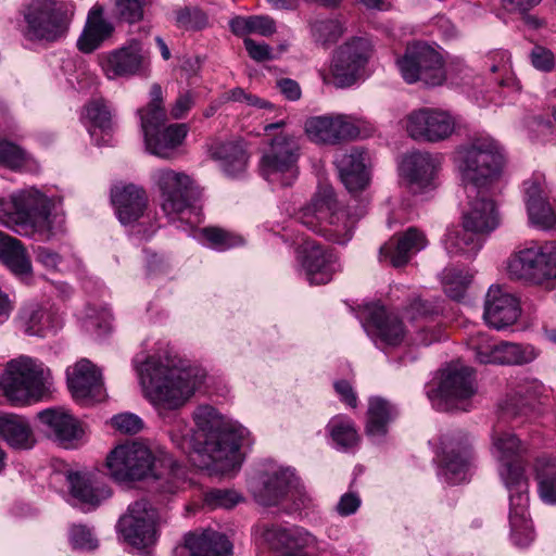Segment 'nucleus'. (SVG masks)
Segmentation results:
<instances>
[{
	"label": "nucleus",
	"instance_id": "8fccbe9b",
	"mask_svg": "<svg viewBox=\"0 0 556 556\" xmlns=\"http://www.w3.org/2000/svg\"><path fill=\"white\" fill-rule=\"evenodd\" d=\"M311 34L316 43L328 47L339 40L343 27L337 20H318L312 23Z\"/></svg>",
	"mask_w": 556,
	"mask_h": 556
},
{
	"label": "nucleus",
	"instance_id": "37998d69",
	"mask_svg": "<svg viewBox=\"0 0 556 556\" xmlns=\"http://www.w3.org/2000/svg\"><path fill=\"white\" fill-rule=\"evenodd\" d=\"M534 473L540 498L551 505L556 504V458L541 456L535 459Z\"/></svg>",
	"mask_w": 556,
	"mask_h": 556
},
{
	"label": "nucleus",
	"instance_id": "20e7f679",
	"mask_svg": "<svg viewBox=\"0 0 556 556\" xmlns=\"http://www.w3.org/2000/svg\"><path fill=\"white\" fill-rule=\"evenodd\" d=\"M109 475L117 482L142 480L149 476L159 480L157 491L174 494L184 483L182 467L163 451L154 452L139 441L117 445L106 457Z\"/></svg>",
	"mask_w": 556,
	"mask_h": 556
},
{
	"label": "nucleus",
	"instance_id": "ea45409f",
	"mask_svg": "<svg viewBox=\"0 0 556 556\" xmlns=\"http://www.w3.org/2000/svg\"><path fill=\"white\" fill-rule=\"evenodd\" d=\"M17 324L28 336L45 337L56 329L52 315L38 304L23 306L17 315Z\"/></svg>",
	"mask_w": 556,
	"mask_h": 556
},
{
	"label": "nucleus",
	"instance_id": "f3484780",
	"mask_svg": "<svg viewBox=\"0 0 556 556\" xmlns=\"http://www.w3.org/2000/svg\"><path fill=\"white\" fill-rule=\"evenodd\" d=\"M156 521V509L147 500H140L129 505L119 518L118 529L129 544L146 547L155 541Z\"/></svg>",
	"mask_w": 556,
	"mask_h": 556
},
{
	"label": "nucleus",
	"instance_id": "58836bf2",
	"mask_svg": "<svg viewBox=\"0 0 556 556\" xmlns=\"http://www.w3.org/2000/svg\"><path fill=\"white\" fill-rule=\"evenodd\" d=\"M67 481L72 495L83 504L96 506L111 495L110 489L96 482L89 473L70 472Z\"/></svg>",
	"mask_w": 556,
	"mask_h": 556
},
{
	"label": "nucleus",
	"instance_id": "4468645a",
	"mask_svg": "<svg viewBox=\"0 0 556 556\" xmlns=\"http://www.w3.org/2000/svg\"><path fill=\"white\" fill-rule=\"evenodd\" d=\"M160 193L161 208L172 220L179 218L192 205V179L182 172L160 168L152 174Z\"/></svg>",
	"mask_w": 556,
	"mask_h": 556
},
{
	"label": "nucleus",
	"instance_id": "7c9ffc66",
	"mask_svg": "<svg viewBox=\"0 0 556 556\" xmlns=\"http://www.w3.org/2000/svg\"><path fill=\"white\" fill-rule=\"evenodd\" d=\"M438 165V159L430 153L416 151L403 157L400 169L409 188L418 192L431 184Z\"/></svg>",
	"mask_w": 556,
	"mask_h": 556
},
{
	"label": "nucleus",
	"instance_id": "ddd939ff",
	"mask_svg": "<svg viewBox=\"0 0 556 556\" xmlns=\"http://www.w3.org/2000/svg\"><path fill=\"white\" fill-rule=\"evenodd\" d=\"M396 64L408 84L422 81L428 86H439L446 78L442 55L425 42L407 46Z\"/></svg>",
	"mask_w": 556,
	"mask_h": 556
},
{
	"label": "nucleus",
	"instance_id": "aec40b11",
	"mask_svg": "<svg viewBox=\"0 0 556 556\" xmlns=\"http://www.w3.org/2000/svg\"><path fill=\"white\" fill-rule=\"evenodd\" d=\"M304 129L311 141L320 144H338L359 135L352 118L341 114L312 116L306 119Z\"/></svg>",
	"mask_w": 556,
	"mask_h": 556
},
{
	"label": "nucleus",
	"instance_id": "69168bd1",
	"mask_svg": "<svg viewBox=\"0 0 556 556\" xmlns=\"http://www.w3.org/2000/svg\"><path fill=\"white\" fill-rule=\"evenodd\" d=\"M437 312V307H434L431 303L421 301L419 298L414 299L405 308L407 318L412 320L432 315Z\"/></svg>",
	"mask_w": 556,
	"mask_h": 556
},
{
	"label": "nucleus",
	"instance_id": "680f3d73",
	"mask_svg": "<svg viewBox=\"0 0 556 556\" xmlns=\"http://www.w3.org/2000/svg\"><path fill=\"white\" fill-rule=\"evenodd\" d=\"M530 56L531 63L536 70L542 72H551L554 70L555 58L551 50L542 46H535Z\"/></svg>",
	"mask_w": 556,
	"mask_h": 556
},
{
	"label": "nucleus",
	"instance_id": "f704fd0d",
	"mask_svg": "<svg viewBox=\"0 0 556 556\" xmlns=\"http://www.w3.org/2000/svg\"><path fill=\"white\" fill-rule=\"evenodd\" d=\"M265 540L273 548L280 549L281 556H307L303 549L314 541L313 536L304 530L278 527L267 529Z\"/></svg>",
	"mask_w": 556,
	"mask_h": 556
},
{
	"label": "nucleus",
	"instance_id": "423d86ee",
	"mask_svg": "<svg viewBox=\"0 0 556 556\" xmlns=\"http://www.w3.org/2000/svg\"><path fill=\"white\" fill-rule=\"evenodd\" d=\"M51 201L38 189L25 188L0 200V224L24 237L50 239L63 230L64 217L51 213Z\"/></svg>",
	"mask_w": 556,
	"mask_h": 556
},
{
	"label": "nucleus",
	"instance_id": "e433bc0d",
	"mask_svg": "<svg viewBox=\"0 0 556 556\" xmlns=\"http://www.w3.org/2000/svg\"><path fill=\"white\" fill-rule=\"evenodd\" d=\"M0 262L20 277L31 274V262L23 243L0 230Z\"/></svg>",
	"mask_w": 556,
	"mask_h": 556
},
{
	"label": "nucleus",
	"instance_id": "3c124183",
	"mask_svg": "<svg viewBox=\"0 0 556 556\" xmlns=\"http://www.w3.org/2000/svg\"><path fill=\"white\" fill-rule=\"evenodd\" d=\"M201 235L211 248L220 251L242 243V239L240 237L216 227L203 228L201 229Z\"/></svg>",
	"mask_w": 556,
	"mask_h": 556
},
{
	"label": "nucleus",
	"instance_id": "9b49d317",
	"mask_svg": "<svg viewBox=\"0 0 556 556\" xmlns=\"http://www.w3.org/2000/svg\"><path fill=\"white\" fill-rule=\"evenodd\" d=\"M476 392L473 370L457 362L442 369L438 388L429 391L428 396L438 410H467Z\"/></svg>",
	"mask_w": 556,
	"mask_h": 556
},
{
	"label": "nucleus",
	"instance_id": "cd10ccee",
	"mask_svg": "<svg viewBox=\"0 0 556 556\" xmlns=\"http://www.w3.org/2000/svg\"><path fill=\"white\" fill-rule=\"evenodd\" d=\"M295 476L288 468H278L263 473L252 485L255 500L265 506L279 503L295 485Z\"/></svg>",
	"mask_w": 556,
	"mask_h": 556
},
{
	"label": "nucleus",
	"instance_id": "864d4df0",
	"mask_svg": "<svg viewBox=\"0 0 556 556\" xmlns=\"http://www.w3.org/2000/svg\"><path fill=\"white\" fill-rule=\"evenodd\" d=\"M86 117L94 128L102 130L111 128L112 113L102 99L92 100L86 105Z\"/></svg>",
	"mask_w": 556,
	"mask_h": 556
},
{
	"label": "nucleus",
	"instance_id": "bf43d9fd",
	"mask_svg": "<svg viewBox=\"0 0 556 556\" xmlns=\"http://www.w3.org/2000/svg\"><path fill=\"white\" fill-rule=\"evenodd\" d=\"M147 0H116V10L121 18L135 23L142 18Z\"/></svg>",
	"mask_w": 556,
	"mask_h": 556
},
{
	"label": "nucleus",
	"instance_id": "e2e57ef3",
	"mask_svg": "<svg viewBox=\"0 0 556 556\" xmlns=\"http://www.w3.org/2000/svg\"><path fill=\"white\" fill-rule=\"evenodd\" d=\"M362 504L361 497L355 492L344 493L338 504L336 505V511L342 516H351L355 514Z\"/></svg>",
	"mask_w": 556,
	"mask_h": 556
},
{
	"label": "nucleus",
	"instance_id": "49530a36",
	"mask_svg": "<svg viewBox=\"0 0 556 556\" xmlns=\"http://www.w3.org/2000/svg\"><path fill=\"white\" fill-rule=\"evenodd\" d=\"M538 356L532 345H521L511 342L500 341L496 365H523L532 362Z\"/></svg>",
	"mask_w": 556,
	"mask_h": 556
},
{
	"label": "nucleus",
	"instance_id": "a19ab883",
	"mask_svg": "<svg viewBox=\"0 0 556 556\" xmlns=\"http://www.w3.org/2000/svg\"><path fill=\"white\" fill-rule=\"evenodd\" d=\"M0 435L14 448L27 450L35 444L29 424L17 415L0 416Z\"/></svg>",
	"mask_w": 556,
	"mask_h": 556
},
{
	"label": "nucleus",
	"instance_id": "a878e982",
	"mask_svg": "<svg viewBox=\"0 0 556 556\" xmlns=\"http://www.w3.org/2000/svg\"><path fill=\"white\" fill-rule=\"evenodd\" d=\"M341 181L350 193L364 190L369 184V156L358 148H352L336 156Z\"/></svg>",
	"mask_w": 556,
	"mask_h": 556
},
{
	"label": "nucleus",
	"instance_id": "9d476101",
	"mask_svg": "<svg viewBox=\"0 0 556 556\" xmlns=\"http://www.w3.org/2000/svg\"><path fill=\"white\" fill-rule=\"evenodd\" d=\"M506 270L511 279L532 285L556 280V244L530 242L518 248L508 257Z\"/></svg>",
	"mask_w": 556,
	"mask_h": 556
},
{
	"label": "nucleus",
	"instance_id": "f03ea898",
	"mask_svg": "<svg viewBox=\"0 0 556 556\" xmlns=\"http://www.w3.org/2000/svg\"><path fill=\"white\" fill-rule=\"evenodd\" d=\"M491 455L497 463V470L509 493V525L514 543L527 546L533 540L529 519V482L525 473L526 446L510 431L494 428L491 434Z\"/></svg>",
	"mask_w": 556,
	"mask_h": 556
},
{
	"label": "nucleus",
	"instance_id": "c85d7f7f",
	"mask_svg": "<svg viewBox=\"0 0 556 556\" xmlns=\"http://www.w3.org/2000/svg\"><path fill=\"white\" fill-rule=\"evenodd\" d=\"M525 193L530 223L541 229L556 227V213L548 202L544 180L535 178L526 181Z\"/></svg>",
	"mask_w": 556,
	"mask_h": 556
},
{
	"label": "nucleus",
	"instance_id": "a18cd8bd",
	"mask_svg": "<svg viewBox=\"0 0 556 556\" xmlns=\"http://www.w3.org/2000/svg\"><path fill=\"white\" fill-rule=\"evenodd\" d=\"M327 431L339 450L348 451L358 443L359 438L353 422L343 416L330 419Z\"/></svg>",
	"mask_w": 556,
	"mask_h": 556
},
{
	"label": "nucleus",
	"instance_id": "09e8293b",
	"mask_svg": "<svg viewBox=\"0 0 556 556\" xmlns=\"http://www.w3.org/2000/svg\"><path fill=\"white\" fill-rule=\"evenodd\" d=\"M472 277L468 270L445 268L442 273V285L447 296L456 301L463 299Z\"/></svg>",
	"mask_w": 556,
	"mask_h": 556
},
{
	"label": "nucleus",
	"instance_id": "4c0bfd02",
	"mask_svg": "<svg viewBox=\"0 0 556 556\" xmlns=\"http://www.w3.org/2000/svg\"><path fill=\"white\" fill-rule=\"evenodd\" d=\"M210 154L219 162L222 169L229 176H237L247 167L248 155L241 141L214 143Z\"/></svg>",
	"mask_w": 556,
	"mask_h": 556
},
{
	"label": "nucleus",
	"instance_id": "6e6d98bb",
	"mask_svg": "<svg viewBox=\"0 0 556 556\" xmlns=\"http://www.w3.org/2000/svg\"><path fill=\"white\" fill-rule=\"evenodd\" d=\"M139 114L144 138L160 130L166 121V113L162 106H147L140 110Z\"/></svg>",
	"mask_w": 556,
	"mask_h": 556
},
{
	"label": "nucleus",
	"instance_id": "6e6552de",
	"mask_svg": "<svg viewBox=\"0 0 556 556\" xmlns=\"http://www.w3.org/2000/svg\"><path fill=\"white\" fill-rule=\"evenodd\" d=\"M21 14L25 22L24 37L28 41L53 43L67 35L74 8L56 0H27Z\"/></svg>",
	"mask_w": 556,
	"mask_h": 556
},
{
	"label": "nucleus",
	"instance_id": "c756f323",
	"mask_svg": "<svg viewBox=\"0 0 556 556\" xmlns=\"http://www.w3.org/2000/svg\"><path fill=\"white\" fill-rule=\"evenodd\" d=\"M231 548L229 540L222 533H188L185 543L176 547L174 556H230Z\"/></svg>",
	"mask_w": 556,
	"mask_h": 556
},
{
	"label": "nucleus",
	"instance_id": "393cba45",
	"mask_svg": "<svg viewBox=\"0 0 556 556\" xmlns=\"http://www.w3.org/2000/svg\"><path fill=\"white\" fill-rule=\"evenodd\" d=\"M67 386L76 401H101L104 399L102 375L88 359H80L66 370Z\"/></svg>",
	"mask_w": 556,
	"mask_h": 556
},
{
	"label": "nucleus",
	"instance_id": "5701e85b",
	"mask_svg": "<svg viewBox=\"0 0 556 556\" xmlns=\"http://www.w3.org/2000/svg\"><path fill=\"white\" fill-rule=\"evenodd\" d=\"M521 314L520 302L516 295L500 286H491L484 300L483 318L497 330L511 326Z\"/></svg>",
	"mask_w": 556,
	"mask_h": 556
},
{
	"label": "nucleus",
	"instance_id": "b1692460",
	"mask_svg": "<svg viewBox=\"0 0 556 556\" xmlns=\"http://www.w3.org/2000/svg\"><path fill=\"white\" fill-rule=\"evenodd\" d=\"M468 207L464 211L462 224L466 229L477 232L481 237L494 231L500 225V214L492 199L484 189H477L467 193Z\"/></svg>",
	"mask_w": 556,
	"mask_h": 556
},
{
	"label": "nucleus",
	"instance_id": "a211bd4d",
	"mask_svg": "<svg viewBox=\"0 0 556 556\" xmlns=\"http://www.w3.org/2000/svg\"><path fill=\"white\" fill-rule=\"evenodd\" d=\"M456 123V118L446 111L425 108L407 115L406 130L415 140L440 142L452 136Z\"/></svg>",
	"mask_w": 556,
	"mask_h": 556
},
{
	"label": "nucleus",
	"instance_id": "473e14b6",
	"mask_svg": "<svg viewBox=\"0 0 556 556\" xmlns=\"http://www.w3.org/2000/svg\"><path fill=\"white\" fill-rule=\"evenodd\" d=\"M111 199L117 217L124 225L141 217L147 206L144 190L135 185L115 186L112 189Z\"/></svg>",
	"mask_w": 556,
	"mask_h": 556
},
{
	"label": "nucleus",
	"instance_id": "0e129e2a",
	"mask_svg": "<svg viewBox=\"0 0 556 556\" xmlns=\"http://www.w3.org/2000/svg\"><path fill=\"white\" fill-rule=\"evenodd\" d=\"M275 33L276 24L271 17L264 15L250 16V34L268 37Z\"/></svg>",
	"mask_w": 556,
	"mask_h": 556
},
{
	"label": "nucleus",
	"instance_id": "338daca9",
	"mask_svg": "<svg viewBox=\"0 0 556 556\" xmlns=\"http://www.w3.org/2000/svg\"><path fill=\"white\" fill-rule=\"evenodd\" d=\"M243 42L251 59L257 62H263L273 58L271 49L268 45L258 43L251 38H244Z\"/></svg>",
	"mask_w": 556,
	"mask_h": 556
},
{
	"label": "nucleus",
	"instance_id": "052dcab7",
	"mask_svg": "<svg viewBox=\"0 0 556 556\" xmlns=\"http://www.w3.org/2000/svg\"><path fill=\"white\" fill-rule=\"evenodd\" d=\"M70 541L74 548L79 549L90 551L98 546V541L93 538L90 529L81 525H76L71 528Z\"/></svg>",
	"mask_w": 556,
	"mask_h": 556
},
{
	"label": "nucleus",
	"instance_id": "2f4dec72",
	"mask_svg": "<svg viewBox=\"0 0 556 556\" xmlns=\"http://www.w3.org/2000/svg\"><path fill=\"white\" fill-rule=\"evenodd\" d=\"M38 419L47 427L48 434L65 447L83 435L78 421L62 407L45 409L38 414Z\"/></svg>",
	"mask_w": 556,
	"mask_h": 556
},
{
	"label": "nucleus",
	"instance_id": "0eeeda50",
	"mask_svg": "<svg viewBox=\"0 0 556 556\" xmlns=\"http://www.w3.org/2000/svg\"><path fill=\"white\" fill-rule=\"evenodd\" d=\"M504 166L498 142L490 136H477L457 152V168L466 193L485 189L497 180Z\"/></svg>",
	"mask_w": 556,
	"mask_h": 556
},
{
	"label": "nucleus",
	"instance_id": "13d9d810",
	"mask_svg": "<svg viewBox=\"0 0 556 556\" xmlns=\"http://www.w3.org/2000/svg\"><path fill=\"white\" fill-rule=\"evenodd\" d=\"M111 425L123 434H136L143 428L142 419L131 413H122L113 416Z\"/></svg>",
	"mask_w": 556,
	"mask_h": 556
},
{
	"label": "nucleus",
	"instance_id": "72a5a7b5",
	"mask_svg": "<svg viewBox=\"0 0 556 556\" xmlns=\"http://www.w3.org/2000/svg\"><path fill=\"white\" fill-rule=\"evenodd\" d=\"M113 31V24L103 17V8L94 5L88 14L85 28L77 40V47L84 53H91L110 38Z\"/></svg>",
	"mask_w": 556,
	"mask_h": 556
},
{
	"label": "nucleus",
	"instance_id": "f8f14e48",
	"mask_svg": "<svg viewBox=\"0 0 556 556\" xmlns=\"http://www.w3.org/2000/svg\"><path fill=\"white\" fill-rule=\"evenodd\" d=\"M299 143L295 136L279 134L270 140L261 161L262 176L273 185L291 186L298 177Z\"/></svg>",
	"mask_w": 556,
	"mask_h": 556
},
{
	"label": "nucleus",
	"instance_id": "603ef678",
	"mask_svg": "<svg viewBox=\"0 0 556 556\" xmlns=\"http://www.w3.org/2000/svg\"><path fill=\"white\" fill-rule=\"evenodd\" d=\"M176 23L186 30H200L208 25L207 15L199 8H184L177 11Z\"/></svg>",
	"mask_w": 556,
	"mask_h": 556
},
{
	"label": "nucleus",
	"instance_id": "1a4fd4ad",
	"mask_svg": "<svg viewBox=\"0 0 556 556\" xmlns=\"http://www.w3.org/2000/svg\"><path fill=\"white\" fill-rule=\"evenodd\" d=\"M50 370L40 362L22 356L8 363L0 378L4 395L14 403L40 397L50 388Z\"/></svg>",
	"mask_w": 556,
	"mask_h": 556
},
{
	"label": "nucleus",
	"instance_id": "39448f33",
	"mask_svg": "<svg viewBox=\"0 0 556 556\" xmlns=\"http://www.w3.org/2000/svg\"><path fill=\"white\" fill-rule=\"evenodd\" d=\"M366 212V204L356 203V200L345 206L340 205L333 188L323 186L309 203L299 211L296 219L328 240L344 244L351 240L356 224Z\"/></svg>",
	"mask_w": 556,
	"mask_h": 556
},
{
	"label": "nucleus",
	"instance_id": "6ab92c4d",
	"mask_svg": "<svg viewBox=\"0 0 556 556\" xmlns=\"http://www.w3.org/2000/svg\"><path fill=\"white\" fill-rule=\"evenodd\" d=\"M301 268L311 285L328 283L340 270L337 255L329 249L305 239L298 251Z\"/></svg>",
	"mask_w": 556,
	"mask_h": 556
},
{
	"label": "nucleus",
	"instance_id": "79ce46f5",
	"mask_svg": "<svg viewBox=\"0 0 556 556\" xmlns=\"http://www.w3.org/2000/svg\"><path fill=\"white\" fill-rule=\"evenodd\" d=\"M445 250L450 255L472 256L482 247V237L475 231L460 227H453L447 230L444 240Z\"/></svg>",
	"mask_w": 556,
	"mask_h": 556
},
{
	"label": "nucleus",
	"instance_id": "5fc2aeb1",
	"mask_svg": "<svg viewBox=\"0 0 556 556\" xmlns=\"http://www.w3.org/2000/svg\"><path fill=\"white\" fill-rule=\"evenodd\" d=\"M242 497L233 490L228 489H214L205 494L204 502L212 508H232Z\"/></svg>",
	"mask_w": 556,
	"mask_h": 556
},
{
	"label": "nucleus",
	"instance_id": "4d7b16f0",
	"mask_svg": "<svg viewBox=\"0 0 556 556\" xmlns=\"http://www.w3.org/2000/svg\"><path fill=\"white\" fill-rule=\"evenodd\" d=\"M26 160L25 151L17 144L8 140H0V164L15 169L21 167Z\"/></svg>",
	"mask_w": 556,
	"mask_h": 556
},
{
	"label": "nucleus",
	"instance_id": "7ed1b4c3",
	"mask_svg": "<svg viewBox=\"0 0 556 556\" xmlns=\"http://www.w3.org/2000/svg\"><path fill=\"white\" fill-rule=\"evenodd\" d=\"M146 397L155 406H182L203 382L204 375L166 346L136 366Z\"/></svg>",
	"mask_w": 556,
	"mask_h": 556
},
{
	"label": "nucleus",
	"instance_id": "dca6fc26",
	"mask_svg": "<svg viewBox=\"0 0 556 556\" xmlns=\"http://www.w3.org/2000/svg\"><path fill=\"white\" fill-rule=\"evenodd\" d=\"M441 473L452 484L466 479L471 452L467 434L462 431H448L441 435L438 448Z\"/></svg>",
	"mask_w": 556,
	"mask_h": 556
},
{
	"label": "nucleus",
	"instance_id": "f257e3e1",
	"mask_svg": "<svg viewBox=\"0 0 556 556\" xmlns=\"http://www.w3.org/2000/svg\"><path fill=\"white\" fill-rule=\"evenodd\" d=\"M195 441L190 460L211 473H227L241 464L240 447L250 444V431L223 416L210 405L198 406L193 414Z\"/></svg>",
	"mask_w": 556,
	"mask_h": 556
},
{
	"label": "nucleus",
	"instance_id": "774afa93",
	"mask_svg": "<svg viewBox=\"0 0 556 556\" xmlns=\"http://www.w3.org/2000/svg\"><path fill=\"white\" fill-rule=\"evenodd\" d=\"M277 87L280 92L290 101H296L301 98L300 85L290 78H282L277 81Z\"/></svg>",
	"mask_w": 556,
	"mask_h": 556
},
{
	"label": "nucleus",
	"instance_id": "c9c22d12",
	"mask_svg": "<svg viewBox=\"0 0 556 556\" xmlns=\"http://www.w3.org/2000/svg\"><path fill=\"white\" fill-rule=\"evenodd\" d=\"M188 134L186 124H173L144 138L147 150L159 157L169 159Z\"/></svg>",
	"mask_w": 556,
	"mask_h": 556
},
{
	"label": "nucleus",
	"instance_id": "bb28decb",
	"mask_svg": "<svg viewBox=\"0 0 556 556\" xmlns=\"http://www.w3.org/2000/svg\"><path fill=\"white\" fill-rule=\"evenodd\" d=\"M427 244L425 233L415 227H409L403 233L393 236L380 248V258L389 261L394 267H401Z\"/></svg>",
	"mask_w": 556,
	"mask_h": 556
},
{
	"label": "nucleus",
	"instance_id": "4be33fe9",
	"mask_svg": "<svg viewBox=\"0 0 556 556\" xmlns=\"http://www.w3.org/2000/svg\"><path fill=\"white\" fill-rule=\"evenodd\" d=\"M363 327L374 343L380 348L400 345L406 336L403 323L383 306H372Z\"/></svg>",
	"mask_w": 556,
	"mask_h": 556
},
{
	"label": "nucleus",
	"instance_id": "412c9836",
	"mask_svg": "<svg viewBox=\"0 0 556 556\" xmlns=\"http://www.w3.org/2000/svg\"><path fill=\"white\" fill-rule=\"evenodd\" d=\"M144 63V51L137 39L102 54L100 59L102 71L109 79L136 75L143 68Z\"/></svg>",
	"mask_w": 556,
	"mask_h": 556
},
{
	"label": "nucleus",
	"instance_id": "de8ad7c7",
	"mask_svg": "<svg viewBox=\"0 0 556 556\" xmlns=\"http://www.w3.org/2000/svg\"><path fill=\"white\" fill-rule=\"evenodd\" d=\"M467 344L476 362L496 365L495 356H497L500 341L493 340L486 333L477 332L468 338Z\"/></svg>",
	"mask_w": 556,
	"mask_h": 556
},
{
	"label": "nucleus",
	"instance_id": "c03bdc74",
	"mask_svg": "<svg viewBox=\"0 0 556 556\" xmlns=\"http://www.w3.org/2000/svg\"><path fill=\"white\" fill-rule=\"evenodd\" d=\"M392 415V407L387 401L381 397H371L367 410V435L374 441H380L387 434Z\"/></svg>",
	"mask_w": 556,
	"mask_h": 556
},
{
	"label": "nucleus",
	"instance_id": "2eb2a0df",
	"mask_svg": "<svg viewBox=\"0 0 556 556\" xmlns=\"http://www.w3.org/2000/svg\"><path fill=\"white\" fill-rule=\"evenodd\" d=\"M371 53V45L365 38H353L342 45L334 53L330 75L323 74L325 84L338 88L350 87L356 83Z\"/></svg>",
	"mask_w": 556,
	"mask_h": 556
}]
</instances>
